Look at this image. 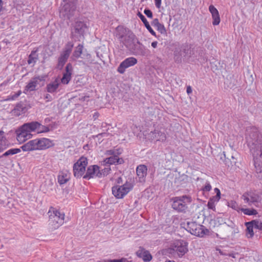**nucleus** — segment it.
<instances>
[{
    "label": "nucleus",
    "instance_id": "nucleus-1",
    "mask_svg": "<svg viewBox=\"0 0 262 262\" xmlns=\"http://www.w3.org/2000/svg\"><path fill=\"white\" fill-rule=\"evenodd\" d=\"M253 136L257 138L254 142H252L250 136L246 138L247 141L249 146H251V142L254 145V147H251V149L253 156L254 164L257 172L261 173L262 172V137L258 139L259 135L257 133Z\"/></svg>",
    "mask_w": 262,
    "mask_h": 262
},
{
    "label": "nucleus",
    "instance_id": "nucleus-2",
    "mask_svg": "<svg viewBox=\"0 0 262 262\" xmlns=\"http://www.w3.org/2000/svg\"><path fill=\"white\" fill-rule=\"evenodd\" d=\"M48 213L49 216V224L52 229L55 230L63 224L64 220L63 213L60 212L56 208L51 207Z\"/></svg>",
    "mask_w": 262,
    "mask_h": 262
},
{
    "label": "nucleus",
    "instance_id": "nucleus-3",
    "mask_svg": "<svg viewBox=\"0 0 262 262\" xmlns=\"http://www.w3.org/2000/svg\"><path fill=\"white\" fill-rule=\"evenodd\" d=\"M188 251L187 244L183 240H177L173 242L170 248L163 251V253L166 252L172 254L177 253L179 257H182Z\"/></svg>",
    "mask_w": 262,
    "mask_h": 262
},
{
    "label": "nucleus",
    "instance_id": "nucleus-4",
    "mask_svg": "<svg viewBox=\"0 0 262 262\" xmlns=\"http://www.w3.org/2000/svg\"><path fill=\"white\" fill-rule=\"evenodd\" d=\"M187 230L191 234L199 237H203L209 233V230L204 226L198 224L194 222L187 223Z\"/></svg>",
    "mask_w": 262,
    "mask_h": 262
},
{
    "label": "nucleus",
    "instance_id": "nucleus-5",
    "mask_svg": "<svg viewBox=\"0 0 262 262\" xmlns=\"http://www.w3.org/2000/svg\"><path fill=\"white\" fill-rule=\"evenodd\" d=\"M88 164V159L81 157L73 165V173L75 177L81 178L85 172V168Z\"/></svg>",
    "mask_w": 262,
    "mask_h": 262
},
{
    "label": "nucleus",
    "instance_id": "nucleus-6",
    "mask_svg": "<svg viewBox=\"0 0 262 262\" xmlns=\"http://www.w3.org/2000/svg\"><path fill=\"white\" fill-rule=\"evenodd\" d=\"M191 202V198L186 195L176 197L173 199L172 207L178 211H184L187 208V204Z\"/></svg>",
    "mask_w": 262,
    "mask_h": 262
},
{
    "label": "nucleus",
    "instance_id": "nucleus-7",
    "mask_svg": "<svg viewBox=\"0 0 262 262\" xmlns=\"http://www.w3.org/2000/svg\"><path fill=\"white\" fill-rule=\"evenodd\" d=\"M133 188V185L126 183L122 186H116L112 188V192L117 199H122Z\"/></svg>",
    "mask_w": 262,
    "mask_h": 262
},
{
    "label": "nucleus",
    "instance_id": "nucleus-8",
    "mask_svg": "<svg viewBox=\"0 0 262 262\" xmlns=\"http://www.w3.org/2000/svg\"><path fill=\"white\" fill-rule=\"evenodd\" d=\"M29 132H34L37 134L47 133L49 132L50 128L48 126L43 125L37 121L31 122L24 124Z\"/></svg>",
    "mask_w": 262,
    "mask_h": 262
},
{
    "label": "nucleus",
    "instance_id": "nucleus-9",
    "mask_svg": "<svg viewBox=\"0 0 262 262\" xmlns=\"http://www.w3.org/2000/svg\"><path fill=\"white\" fill-rule=\"evenodd\" d=\"M16 139L19 143H24L32 137V134L29 132L24 124L16 131Z\"/></svg>",
    "mask_w": 262,
    "mask_h": 262
},
{
    "label": "nucleus",
    "instance_id": "nucleus-10",
    "mask_svg": "<svg viewBox=\"0 0 262 262\" xmlns=\"http://www.w3.org/2000/svg\"><path fill=\"white\" fill-rule=\"evenodd\" d=\"M88 27L85 23L81 21H77L73 25V29L71 31V37L74 38L78 35H83Z\"/></svg>",
    "mask_w": 262,
    "mask_h": 262
},
{
    "label": "nucleus",
    "instance_id": "nucleus-11",
    "mask_svg": "<svg viewBox=\"0 0 262 262\" xmlns=\"http://www.w3.org/2000/svg\"><path fill=\"white\" fill-rule=\"evenodd\" d=\"M34 141H36L37 150H44L54 146L53 141L47 138H36Z\"/></svg>",
    "mask_w": 262,
    "mask_h": 262
},
{
    "label": "nucleus",
    "instance_id": "nucleus-12",
    "mask_svg": "<svg viewBox=\"0 0 262 262\" xmlns=\"http://www.w3.org/2000/svg\"><path fill=\"white\" fill-rule=\"evenodd\" d=\"M76 12V6L74 2L65 4L60 10V13L68 19L74 16Z\"/></svg>",
    "mask_w": 262,
    "mask_h": 262
},
{
    "label": "nucleus",
    "instance_id": "nucleus-13",
    "mask_svg": "<svg viewBox=\"0 0 262 262\" xmlns=\"http://www.w3.org/2000/svg\"><path fill=\"white\" fill-rule=\"evenodd\" d=\"M137 62V59L136 58L128 57L121 62L117 69V71L120 74H123L127 68L135 66Z\"/></svg>",
    "mask_w": 262,
    "mask_h": 262
},
{
    "label": "nucleus",
    "instance_id": "nucleus-14",
    "mask_svg": "<svg viewBox=\"0 0 262 262\" xmlns=\"http://www.w3.org/2000/svg\"><path fill=\"white\" fill-rule=\"evenodd\" d=\"M245 203H248L249 205L252 203H257L260 200L259 196L254 191L245 192L242 196Z\"/></svg>",
    "mask_w": 262,
    "mask_h": 262
},
{
    "label": "nucleus",
    "instance_id": "nucleus-15",
    "mask_svg": "<svg viewBox=\"0 0 262 262\" xmlns=\"http://www.w3.org/2000/svg\"><path fill=\"white\" fill-rule=\"evenodd\" d=\"M99 174V167L98 165H94L88 167L87 171L83 178L90 179L95 177H98Z\"/></svg>",
    "mask_w": 262,
    "mask_h": 262
},
{
    "label": "nucleus",
    "instance_id": "nucleus-16",
    "mask_svg": "<svg viewBox=\"0 0 262 262\" xmlns=\"http://www.w3.org/2000/svg\"><path fill=\"white\" fill-rule=\"evenodd\" d=\"M214 191L216 193V195L212 196L209 199L207 203V207L209 209L215 211V204L220 201L221 193L220 189L217 188H214Z\"/></svg>",
    "mask_w": 262,
    "mask_h": 262
},
{
    "label": "nucleus",
    "instance_id": "nucleus-17",
    "mask_svg": "<svg viewBox=\"0 0 262 262\" xmlns=\"http://www.w3.org/2000/svg\"><path fill=\"white\" fill-rule=\"evenodd\" d=\"M136 255L138 257L141 258L144 262H149L152 258L149 252L141 247H139L136 252Z\"/></svg>",
    "mask_w": 262,
    "mask_h": 262
},
{
    "label": "nucleus",
    "instance_id": "nucleus-18",
    "mask_svg": "<svg viewBox=\"0 0 262 262\" xmlns=\"http://www.w3.org/2000/svg\"><path fill=\"white\" fill-rule=\"evenodd\" d=\"M72 66L71 63H68L66 68V72L63 74V76L61 79V82L63 84L69 83L71 79Z\"/></svg>",
    "mask_w": 262,
    "mask_h": 262
},
{
    "label": "nucleus",
    "instance_id": "nucleus-19",
    "mask_svg": "<svg viewBox=\"0 0 262 262\" xmlns=\"http://www.w3.org/2000/svg\"><path fill=\"white\" fill-rule=\"evenodd\" d=\"M209 10L211 14L212 18L213 19V25L217 26L219 25L221 19L219 13L217 9L213 5H211L209 7Z\"/></svg>",
    "mask_w": 262,
    "mask_h": 262
},
{
    "label": "nucleus",
    "instance_id": "nucleus-20",
    "mask_svg": "<svg viewBox=\"0 0 262 262\" xmlns=\"http://www.w3.org/2000/svg\"><path fill=\"white\" fill-rule=\"evenodd\" d=\"M123 162V160L122 158H119L118 156H113L109 158L105 159L102 164L103 165H109L116 164H122Z\"/></svg>",
    "mask_w": 262,
    "mask_h": 262
},
{
    "label": "nucleus",
    "instance_id": "nucleus-21",
    "mask_svg": "<svg viewBox=\"0 0 262 262\" xmlns=\"http://www.w3.org/2000/svg\"><path fill=\"white\" fill-rule=\"evenodd\" d=\"M60 80L56 78L54 81L50 82L47 85L46 89L48 92L53 93L56 92L60 85Z\"/></svg>",
    "mask_w": 262,
    "mask_h": 262
},
{
    "label": "nucleus",
    "instance_id": "nucleus-22",
    "mask_svg": "<svg viewBox=\"0 0 262 262\" xmlns=\"http://www.w3.org/2000/svg\"><path fill=\"white\" fill-rule=\"evenodd\" d=\"M70 173L67 170L60 171L58 176V182L60 184H64L69 181Z\"/></svg>",
    "mask_w": 262,
    "mask_h": 262
},
{
    "label": "nucleus",
    "instance_id": "nucleus-23",
    "mask_svg": "<svg viewBox=\"0 0 262 262\" xmlns=\"http://www.w3.org/2000/svg\"><path fill=\"white\" fill-rule=\"evenodd\" d=\"M21 149L24 151H36V141L34 139L31 140L21 146Z\"/></svg>",
    "mask_w": 262,
    "mask_h": 262
},
{
    "label": "nucleus",
    "instance_id": "nucleus-24",
    "mask_svg": "<svg viewBox=\"0 0 262 262\" xmlns=\"http://www.w3.org/2000/svg\"><path fill=\"white\" fill-rule=\"evenodd\" d=\"M147 167L144 165H140L137 166L136 168L137 174L139 178L141 180V181H144V178L147 175Z\"/></svg>",
    "mask_w": 262,
    "mask_h": 262
},
{
    "label": "nucleus",
    "instance_id": "nucleus-25",
    "mask_svg": "<svg viewBox=\"0 0 262 262\" xmlns=\"http://www.w3.org/2000/svg\"><path fill=\"white\" fill-rule=\"evenodd\" d=\"M38 77H35L25 86L24 93L27 94L29 91H34L38 83Z\"/></svg>",
    "mask_w": 262,
    "mask_h": 262
},
{
    "label": "nucleus",
    "instance_id": "nucleus-26",
    "mask_svg": "<svg viewBox=\"0 0 262 262\" xmlns=\"http://www.w3.org/2000/svg\"><path fill=\"white\" fill-rule=\"evenodd\" d=\"M8 147L7 140L4 131H0V153Z\"/></svg>",
    "mask_w": 262,
    "mask_h": 262
},
{
    "label": "nucleus",
    "instance_id": "nucleus-27",
    "mask_svg": "<svg viewBox=\"0 0 262 262\" xmlns=\"http://www.w3.org/2000/svg\"><path fill=\"white\" fill-rule=\"evenodd\" d=\"M138 16L142 20V21L144 24L146 28L147 29V30L152 34L153 36H156V33L154 31V30L151 28L150 27L148 21L147 20L146 18L145 17V16L142 14L140 13H139Z\"/></svg>",
    "mask_w": 262,
    "mask_h": 262
},
{
    "label": "nucleus",
    "instance_id": "nucleus-28",
    "mask_svg": "<svg viewBox=\"0 0 262 262\" xmlns=\"http://www.w3.org/2000/svg\"><path fill=\"white\" fill-rule=\"evenodd\" d=\"M153 135H155V138L157 141L163 142L166 140V136L164 133L155 130L154 132H151Z\"/></svg>",
    "mask_w": 262,
    "mask_h": 262
},
{
    "label": "nucleus",
    "instance_id": "nucleus-29",
    "mask_svg": "<svg viewBox=\"0 0 262 262\" xmlns=\"http://www.w3.org/2000/svg\"><path fill=\"white\" fill-rule=\"evenodd\" d=\"M37 51L38 49H36L31 52L30 55L29 56V58L28 60V63L29 64L33 63L34 64L35 63L37 59H38V55L36 54Z\"/></svg>",
    "mask_w": 262,
    "mask_h": 262
},
{
    "label": "nucleus",
    "instance_id": "nucleus-30",
    "mask_svg": "<svg viewBox=\"0 0 262 262\" xmlns=\"http://www.w3.org/2000/svg\"><path fill=\"white\" fill-rule=\"evenodd\" d=\"M83 49V45L82 44H79L75 49V50L73 53V57L75 59L78 58L80 57L82 53Z\"/></svg>",
    "mask_w": 262,
    "mask_h": 262
},
{
    "label": "nucleus",
    "instance_id": "nucleus-31",
    "mask_svg": "<svg viewBox=\"0 0 262 262\" xmlns=\"http://www.w3.org/2000/svg\"><path fill=\"white\" fill-rule=\"evenodd\" d=\"M246 225L247 227V236L248 238H251L253 237L254 235V232L253 230V225L251 224V223L250 222H247L246 223Z\"/></svg>",
    "mask_w": 262,
    "mask_h": 262
},
{
    "label": "nucleus",
    "instance_id": "nucleus-32",
    "mask_svg": "<svg viewBox=\"0 0 262 262\" xmlns=\"http://www.w3.org/2000/svg\"><path fill=\"white\" fill-rule=\"evenodd\" d=\"M105 167L102 169H99V174L98 175V178H102L103 177H105L107 176L111 170V167L109 165H104Z\"/></svg>",
    "mask_w": 262,
    "mask_h": 262
},
{
    "label": "nucleus",
    "instance_id": "nucleus-33",
    "mask_svg": "<svg viewBox=\"0 0 262 262\" xmlns=\"http://www.w3.org/2000/svg\"><path fill=\"white\" fill-rule=\"evenodd\" d=\"M241 211H242L244 214L248 215H256L257 214V210L254 209L241 208Z\"/></svg>",
    "mask_w": 262,
    "mask_h": 262
},
{
    "label": "nucleus",
    "instance_id": "nucleus-34",
    "mask_svg": "<svg viewBox=\"0 0 262 262\" xmlns=\"http://www.w3.org/2000/svg\"><path fill=\"white\" fill-rule=\"evenodd\" d=\"M68 58L69 57L67 56L63 55L62 53H61L60 56L58 59V66L59 67H62L66 62V61H67Z\"/></svg>",
    "mask_w": 262,
    "mask_h": 262
},
{
    "label": "nucleus",
    "instance_id": "nucleus-35",
    "mask_svg": "<svg viewBox=\"0 0 262 262\" xmlns=\"http://www.w3.org/2000/svg\"><path fill=\"white\" fill-rule=\"evenodd\" d=\"M20 152L19 148H12L6 151L3 156L4 157L8 156L9 155H13Z\"/></svg>",
    "mask_w": 262,
    "mask_h": 262
},
{
    "label": "nucleus",
    "instance_id": "nucleus-36",
    "mask_svg": "<svg viewBox=\"0 0 262 262\" xmlns=\"http://www.w3.org/2000/svg\"><path fill=\"white\" fill-rule=\"evenodd\" d=\"M228 206L233 209L237 211L241 210V208L239 207L238 204L234 201H230L228 203Z\"/></svg>",
    "mask_w": 262,
    "mask_h": 262
},
{
    "label": "nucleus",
    "instance_id": "nucleus-37",
    "mask_svg": "<svg viewBox=\"0 0 262 262\" xmlns=\"http://www.w3.org/2000/svg\"><path fill=\"white\" fill-rule=\"evenodd\" d=\"M21 91L20 90L18 91L17 92L14 93V94H11L10 95L7 97L6 100L7 101H13L16 100L21 94Z\"/></svg>",
    "mask_w": 262,
    "mask_h": 262
},
{
    "label": "nucleus",
    "instance_id": "nucleus-38",
    "mask_svg": "<svg viewBox=\"0 0 262 262\" xmlns=\"http://www.w3.org/2000/svg\"><path fill=\"white\" fill-rule=\"evenodd\" d=\"M157 30L161 33V34H166V30L164 25L162 24H160L156 27Z\"/></svg>",
    "mask_w": 262,
    "mask_h": 262
},
{
    "label": "nucleus",
    "instance_id": "nucleus-39",
    "mask_svg": "<svg viewBox=\"0 0 262 262\" xmlns=\"http://www.w3.org/2000/svg\"><path fill=\"white\" fill-rule=\"evenodd\" d=\"M251 223V224L253 225V227H254L255 228L258 229H261L262 228V223L259 222L258 221L253 220L250 222Z\"/></svg>",
    "mask_w": 262,
    "mask_h": 262
},
{
    "label": "nucleus",
    "instance_id": "nucleus-40",
    "mask_svg": "<svg viewBox=\"0 0 262 262\" xmlns=\"http://www.w3.org/2000/svg\"><path fill=\"white\" fill-rule=\"evenodd\" d=\"M104 262H128V261L125 258H122L119 259L105 260Z\"/></svg>",
    "mask_w": 262,
    "mask_h": 262
},
{
    "label": "nucleus",
    "instance_id": "nucleus-41",
    "mask_svg": "<svg viewBox=\"0 0 262 262\" xmlns=\"http://www.w3.org/2000/svg\"><path fill=\"white\" fill-rule=\"evenodd\" d=\"M212 187L209 183H206L204 187L202 188L203 191L208 192L211 190Z\"/></svg>",
    "mask_w": 262,
    "mask_h": 262
},
{
    "label": "nucleus",
    "instance_id": "nucleus-42",
    "mask_svg": "<svg viewBox=\"0 0 262 262\" xmlns=\"http://www.w3.org/2000/svg\"><path fill=\"white\" fill-rule=\"evenodd\" d=\"M144 13L148 18H151L152 17V13L149 9H145Z\"/></svg>",
    "mask_w": 262,
    "mask_h": 262
},
{
    "label": "nucleus",
    "instance_id": "nucleus-43",
    "mask_svg": "<svg viewBox=\"0 0 262 262\" xmlns=\"http://www.w3.org/2000/svg\"><path fill=\"white\" fill-rule=\"evenodd\" d=\"M71 51L72 50L65 48L61 53L69 57Z\"/></svg>",
    "mask_w": 262,
    "mask_h": 262
},
{
    "label": "nucleus",
    "instance_id": "nucleus-44",
    "mask_svg": "<svg viewBox=\"0 0 262 262\" xmlns=\"http://www.w3.org/2000/svg\"><path fill=\"white\" fill-rule=\"evenodd\" d=\"M160 22L159 21V19L158 18H155L152 23H151V24L153 26H154L155 27H156L158 25H159L160 24Z\"/></svg>",
    "mask_w": 262,
    "mask_h": 262
},
{
    "label": "nucleus",
    "instance_id": "nucleus-45",
    "mask_svg": "<svg viewBox=\"0 0 262 262\" xmlns=\"http://www.w3.org/2000/svg\"><path fill=\"white\" fill-rule=\"evenodd\" d=\"M73 46L74 45L72 42H68L66 44L65 48L72 50Z\"/></svg>",
    "mask_w": 262,
    "mask_h": 262
},
{
    "label": "nucleus",
    "instance_id": "nucleus-46",
    "mask_svg": "<svg viewBox=\"0 0 262 262\" xmlns=\"http://www.w3.org/2000/svg\"><path fill=\"white\" fill-rule=\"evenodd\" d=\"M161 4V0H155V5L158 8H160Z\"/></svg>",
    "mask_w": 262,
    "mask_h": 262
},
{
    "label": "nucleus",
    "instance_id": "nucleus-47",
    "mask_svg": "<svg viewBox=\"0 0 262 262\" xmlns=\"http://www.w3.org/2000/svg\"><path fill=\"white\" fill-rule=\"evenodd\" d=\"M45 99H47V102H49L51 101L52 100V97L50 95L47 94L46 96H45Z\"/></svg>",
    "mask_w": 262,
    "mask_h": 262
},
{
    "label": "nucleus",
    "instance_id": "nucleus-48",
    "mask_svg": "<svg viewBox=\"0 0 262 262\" xmlns=\"http://www.w3.org/2000/svg\"><path fill=\"white\" fill-rule=\"evenodd\" d=\"M187 93L189 94L192 93V89L190 86H188L187 87Z\"/></svg>",
    "mask_w": 262,
    "mask_h": 262
},
{
    "label": "nucleus",
    "instance_id": "nucleus-49",
    "mask_svg": "<svg viewBox=\"0 0 262 262\" xmlns=\"http://www.w3.org/2000/svg\"><path fill=\"white\" fill-rule=\"evenodd\" d=\"M157 45H158V42L155 41H153L152 43H151V46L154 48H156L157 47Z\"/></svg>",
    "mask_w": 262,
    "mask_h": 262
},
{
    "label": "nucleus",
    "instance_id": "nucleus-50",
    "mask_svg": "<svg viewBox=\"0 0 262 262\" xmlns=\"http://www.w3.org/2000/svg\"><path fill=\"white\" fill-rule=\"evenodd\" d=\"M99 116V115L98 113H95L93 115V117H94V119H96L98 118Z\"/></svg>",
    "mask_w": 262,
    "mask_h": 262
},
{
    "label": "nucleus",
    "instance_id": "nucleus-51",
    "mask_svg": "<svg viewBox=\"0 0 262 262\" xmlns=\"http://www.w3.org/2000/svg\"><path fill=\"white\" fill-rule=\"evenodd\" d=\"M22 108L21 105H17L16 108L15 109V111H17L19 110V109Z\"/></svg>",
    "mask_w": 262,
    "mask_h": 262
},
{
    "label": "nucleus",
    "instance_id": "nucleus-52",
    "mask_svg": "<svg viewBox=\"0 0 262 262\" xmlns=\"http://www.w3.org/2000/svg\"><path fill=\"white\" fill-rule=\"evenodd\" d=\"M117 29L118 30H125V29H124L123 27H119V26L117 28Z\"/></svg>",
    "mask_w": 262,
    "mask_h": 262
},
{
    "label": "nucleus",
    "instance_id": "nucleus-53",
    "mask_svg": "<svg viewBox=\"0 0 262 262\" xmlns=\"http://www.w3.org/2000/svg\"><path fill=\"white\" fill-rule=\"evenodd\" d=\"M2 3H3L2 0H0V6H2Z\"/></svg>",
    "mask_w": 262,
    "mask_h": 262
},
{
    "label": "nucleus",
    "instance_id": "nucleus-54",
    "mask_svg": "<svg viewBox=\"0 0 262 262\" xmlns=\"http://www.w3.org/2000/svg\"><path fill=\"white\" fill-rule=\"evenodd\" d=\"M165 262H175V261H174L173 260H167Z\"/></svg>",
    "mask_w": 262,
    "mask_h": 262
},
{
    "label": "nucleus",
    "instance_id": "nucleus-55",
    "mask_svg": "<svg viewBox=\"0 0 262 262\" xmlns=\"http://www.w3.org/2000/svg\"><path fill=\"white\" fill-rule=\"evenodd\" d=\"M74 2H76L77 0H73Z\"/></svg>",
    "mask_w": 262,
    "mask_h": 262
}]
</instances>
